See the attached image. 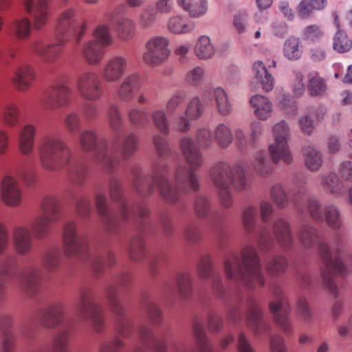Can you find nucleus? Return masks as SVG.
<instances>
[{"label":"nucleus","mask_w":352,"mask_h":352,"mask_svg":"<svg viewBox=\"0 0 352 352\" xmlns=\"http://www.w3.org/2000/svg\"><path fill=\"white\" fill-rule=\"evenodd\" d=\"M153 144L158 157L153 164L151 173L142 175L140 167L133 166L131 169L133 175L132 185L136 193L142 198L151 196L155 188L162 199L169 204H175L179 200V190L182 191L175 183L173 185L169 179L170 166L164 160L171 155V148L168 140L162 134H155L152 138Z\"/></svg>","instance_id":"nucleus-1"},{"label":"nucleus","mask_w":352,"mask_h":352,"mask_svg":"<svg viewBox=\"0 0 352 352\" xmlns=\"http://www.w3.org/2000/svg\"><path fill=\"white\" fill-rule=\"evenodd\" d=\"M297 236L300 244L306 248L318 247V250L324 266L321 271L322 278L325 287L335 298L338 297V290L334 281V275L344 276L347 273L346 267L342 261L346 241L340 234L335 235L330 248L322 241L320 230L309 223L301 224L297 231Z\"/></svg>","instance_id":"nucleus-2"},{"label":"nucleus","mask_w":352,"mask_h":352,"mask_svg":"<svg viewBox=\"0 0 352 352\" xmlns=\"http://www.w3.org/2000/svg\"><path fill=\"white\" fill-rule=\"evenodd\" d=\"M196 142L190 136H184L179 141L180 151L189 165L179 164L175 171V182L184 192L197 191L199 183L196 170L204 163L201 148L208 149L212 147L214 142V133L209 127H199L195 132Z\"/></svg>","instance_id":"nucleus-3"},{"label":"nucleus","mask_w":352,"mask_h":352,"mask_svg":"<svg viewBox=\"0 0 352 352\" xmlns=\"http://www.w3.org/2000/svg\"><path fill=\"white\" fill-rule=\"evenodd\" d=\"M39 156L42 166L48 170L57 172L67 168V179L71 184L82 186L85 182L88 175L87 166L77 163L69 166L72 150L60 138L52 135L45 136L40 146Z\"/></svg>","instance_id":"nucleus-4"},{"label":"nucleus","mask_w":352,"mask_h":352,"mask_svg":"<svg viewBox=\"0 0 352 352\" xmlns=\"http://www.w3.org/2000/svg\"><path fill=\"white\" fill-rule=\"evenodd\" d=\"M86 30V20L74 9H67L58 19L54 42L45 44L38 41L31 45V50L44 61L53 63L60 56L69 36H74L78 43Z\"/></svg>","instance_id":"nucleus-5"},{"label":"nucleus","mask_w":352,"mask_h":352,"mask_svg":"<svg viewBox=\"0 0 352 352\" xmlns=\"http://www.w3.org/2000/svg\"><path fill=\"white\" fill-rule=\"evenodd\" d=\"M223 267L228 279L248 289L265 285L259 256L252 245H245L240 255L236 253L228 254L225 258Z\"/></svg>","instance_id":"nucleus-6"},{"label":"nucleus","mask_w":352,"mask_h":352,"mask_svg":"<svg viewBox=\"0 0 352 352\" xmlns=\"http://www.w3.org/2000/svg\"><path fill=\"white\" fill-rule=\"evenodd\" d=\"M63 248L67 257H76L81 261H89L96 276L101 275L106 267L116 264V256L111 252L104 254L92 253L89 248L87 238L77 232L76 223L69 220L63 229Z\"/></svg>","instance_id":"nucleus-7"},{"label":"nucleus","mask_w":352,"mask_h":352,"mask_svg":"<svg viewBox=\"0 0 352 352\" xmlns=\"http://www.w3.org/2000/svg\"><path fill=\"white\" fill-rule=\"evenodd\" d=\"M209 175L217 190L221 205L226 208L232 205V189L236 192H241L251 186V177L239 164L231 165L226 161L217 162L210 168Z\"/></svg>","instance_id":"nucleus-8"},{"label":"nucleus","mask_w":352,"mask_h":352,"mask_svg":"<svg viewBox=\"0 0 352 352\" xmlns=\"http://www.w3.org/2000/svg\"><path fill=\"white\" fill-rule=\"evenodd\" d=\"M140 140L134 132H130L122 138L116 133L111 144L100 146L96 155V164L108 174L115 173L120 166L121 158L118 152L120 150L123 160L131 159L139 148Z\"/></svg>","instance_id":"nucleus-9"},{"label":"nucleus","mask_w":352,"mask_h":352,"mask_svg":"<svg viewBox=\"0 0 352 352\" xmlns=\"http://www.w3.org/2000/svg\"><path fill=\"white\" fill-rule=\"evenodd\" d=\"M109 196L111 201L119 204V211L122 220L128 221L130 217L139 232H146L149 223L146 219L149 217L151 212L144 201H136L129 206L124 198L122 186L116 177H111L108 182Z\"/></svg>","instance_id":"nucleus-10"},{"label":"nucleus","mask_w":352,"mask_h":352,"mask_svg":"<svg viewBox=\"0 0 352 352\" xmlns=\"http://www.w3.org/2000/svg\"><path fill=\"white\" fill-rule=\"evenodd\" d=\"M76 315L81 322H91L92 328L96 333H102L106 327L104 314L101 306L94 302L93 290L83 286L78 292L75 305Z\"/></svg>","instance_id":"nucleus-11"},{"label":"nucleus","mask_w":352,"mask_h":352,"mask_svg":"<svg viewBox=\"0 0 352 352\" xmlns=\"http://www.w3.org/2000/svg\"><path fill=\"white\" fill-rule=\"evenodd\" d=\"M41 214L37 217L32 225V231L38 239L48 236L51 225L60 219V201L52 195L45 196L41 201Z\"/></svg>","instance_id":"nucleus-12"},{"label":"nucleus","mask_w":352,"mask_h":352,"mask_svg":"<svg viewBox=\"0 0 352 352\" xmlns=\"http://www.w3.org/2000/svg\"><path fill=\"white\" fill-rule=\"evenodd\" d=\"M272 133L274 142L268 146L272 160L276 164L280 161L286 164H290L293 161V157L288 144L291 133L287 122L281 120L274 124Z\"/></svg>","instance_id":"nucleus-13"},{"label":"nucleus","mask_w":352,"mask_h":352,"mask_svg":"<svg viewBox=\"0 0 352 352\" xmlns=\"http://www.w3.org/2000/svg\"><path fill=\"white\" fill-rule=\"evenodd\" d=\"M270 290L274 299L269 303V309L274 321L285 334L289 335L292 333V325L289 318L291 309L287 299L278 284L272 283Z\"/></svg>","instance_id":"nucleus-14"},{"label":"nucleus","mask_w":352,"mask_h":352,"mask_svg":"<svg viewBox=\"0 0 352 352\" xmlns=\"http://www.w3.org/2000/svg\"><path fill=\"white\" fill-rule=\"evenodd\" d=\"M72 95V89L63 81L57 80L43 91L39 103L44 110H57L70 103Z\"/></svg>","instance_id":"nucleus-15"},{"label":"nucleus","mask_w":352,"mask_h":352,"mask_svg":"<svg viewBox=\"0 0 352 352\" xmlns=\"http://www.w3.org/2000/svg\"><path fill=\"white\" fill-rule=\"evenodd\" d=\"M106 299L110 310L118 316L115 321L116 331L123 338H129L134 332L135 327L131 318L125 315V308L118 297L115 285H110L106 289Z\"/></svg>","instance_id":"nucleus-16"},{"label":"nucleus","mask_w":352,"mask_h":352,"mask_svg":"<svg viewBox=\"0 0 352 352\" xmlns=\"http://www.w3.org/2000/svg\"><path fill=\"white\" fill-rule=\"evenodd\" d=\"M170 40L164 36H154L145 44L143 62L148 66L156 67L166 63L170 56Z\"/></svg>","instance_id":"nucleus-17"},{"label":"nucleus","mask_w":352,"mask_h":352,"mask_svg":"<svg viewBox=\"0 0 352 352\" xmlns=\"http://www.w3.org/2000/svg\"><path fill=\"white\" fill-rule=\"evenodd\" d=\"M50 0H23V8L29 17H23V39L30 34L32 26L41 29L46 23Z\"/></svg>","instance_id":"nucleus-18"},{"label":"nucleus","mask_w":352,"mask_h":352,"mask_svg":"<svg viewBox=\"0 0 352 352\" xmlns=\"http://www.w3.org/2000/svg\"><path fill=\"white\" fill-rule=\"evenodd\" d=\"M76 90L82 99L89 102L98 101L104 94L100 77L94 71H85L78 75Z\"/></svg>","instance_id":"nucleus-19"},{"label":"nucleus","mask_w":352,"mask_h":352,"mask_svg":"<svg viewBox=\"0 0 352 352\" xmlns=\"http://www.w3.org/2000/svg\"><path fill=\"white\" fill-rule=\"evenodd\" d=\"M196 268L200 278L210 280L213 295L219 298H223L226 293L225 288L219 274L213 267L212 256L210 254L202 255Z\"/></svg>","instance_id":"nucleus-20"},{"label":"nucleus","mask_w":352,"mask_h":352,"mask_svg":"<svg viewBox=\"0 0 352 352\" xmlns=\"http://www.w3.org/2000/svg\"><path fill=\"white\" fill-rule=\"evenodd\" d=\"M94 204L104 229L109 234L117 233L120 228V221L117 213L111 212L104 192L95 193Z\"/></svg>","instance_id":"nucleus-21"},{"label":"nucleus","mask_w":352,"mask_h":352,"mask_svg":"<svg viewBox=\"0 0 352 352\" xmlns=\"http://www.w3.org/2000/svg\"><path fill=\"white\" fill-rule=\"evenodd\" d=\"M263 132V124L257 120L252 121L249 127V135L241 128L234 131L235 145L241 153L255 148Z\"/></svg>","instance_id":"nucleus-22"},{"label":"nucleus","mask_w":352,"mask_h":352,"mask_svg":"<svg viewBox=\"0 0 352 352\" xmlns=\"http://www.w3.org/2000/svg\"><path fill=\"white\" fill-rule=\"evenodd\" d=\"M246 322L256 336L262 335L270 328V324L264 318L263 311L253 296L247 299Z\"/></svg>","instance_id":"nucleus-23"},{"label":"nucleus","mask_w":352,"mask_h":352,"mask_svg":"<svg viewBox=\"0 0 352 352\" xmlns=\"http://www.w3.org/2000/svg\"><path fill=\"white\" fill-rule=\"evenodd\" d=\"M125 56L117 55L107 59L103 64L100 75L107 83H114L122 78L128 68Z\"/></svg>","instance_id":"nucleus-24"},{"label":"nucleus","mask_w":352,"mask_h":352,"mask_svg":"<svg viewBox=\"0 0 352 352\" xmlns=\"http://www.w3.org/2000/svg\"><path fill=\"white\" fill-rule=\"evenodd\" d=\"M40 324L47 329H54L64 322L65 308L60 302L41 309L38 312Z\"/></svg>","instance_id":"nucleus-25"},{"label":"nucleus","mask_w":352,"mask_h":352,"mask_svg":"<svg viewBox=\"0 0 352 352\" xmlns=\"http://www.w3.org/2000/svg\"><path fill=\"white\" fill-rule=\"evenodd\" d=\"M20 276L21 274L16 267L14 258L6 257L0 264V302L4 298L7 283L10 281H16Z\"/></svg>","instance_id":"nucleus-26"},{"label":"nucleus","mask_w":352,"mask_h":352,"mask_svg":"<svg viewBox=\"0 0 352 352\" xmlns=\"http://www.w3.org/2000/svg\"><path fill=\"white\" fill-rule=\"evenodd\" d=\"M272 230L279 245L285 250H291L294 236L289 223L284 218H277L273 221Z\"/></svg>","instance_id":"nucleus-27"},{"label":"nucleus","mask_w":352,"mask_h":352,"mask_svg":"<svg viewBox=\"0 0 352 352\" xmlns=\"http://www.w3.org/2000/svg\"><path fill=\"white\" fill-rule=\"evenodd\" d=\"M21 190L19 183L11 176H6L2 179L1 198L8 206L15 207L21 202Z\"/></svg>","instance_id":"nucleus-28"},{"label":"nucleus","mask_w":352,"mask_h":352,"mask_svg":"<svg viewBox=\"0 0 352 352\" xmlns=\"http://www.w3.org/2000/svg\"><path fill=\"white\" fill-rule=\"evenodd\" d=\"M138 336L140 344L153 352H168L166 341L156 337L153 330L146 325L139 326Z\"/></svg>","instance_id":"nucleus-29"},{"label":"nucleus","mask_w":352,"mask_h":352,"mask_svg":"<svg viewBox=\"0 0 352 352\" xmlns=\"http://www.w3.org/2000/svg\"><path fill=\"white\" fill-rule=\"evenodd\" d=\"M139 86L140 76L135 73L129 74L123 78L117 88L118 98L122 102L131 101Z\"/></svg>","instance_id":"nucleus-30"},{"label":"nucleus","mask_w":352,"mask_h":352,"mask_svg":"<svg viewBox=\"0 0 352 352\" xmlns=\"http://www.w3.org/2000/svg\"><path fill=\"white\" fill-rule=\"evenodd\" d=\"M254 114L260 120H267L271 117L273 104L270 99L263 95L255 94L250 98Z\"/></svg>","instance_id":"nucleus-31"},{"label":"nucleus","mask_w":352,"mask_h":352,"mask_svg":"<svg viewBox=\"0 0 352 352\" xmlns=\"http://www.w3.org/2000/svg\"><path fill=\"white\" fill-rule=\"evenodd\" d=\"M105 54L104 47L95 40L85 43L82 47V54L87 63L89 65H98Z\"/></svg>","instance_id":"nucleus-32"},{"label":"nucleus","mask_w":352,"mask_h":352,"mask_svg":"<svg viewBox=\"0 0 352 352\" xmlns=\"http://www.w3.org/2000/svg\"><path fill=\"white\" fill-rule=\"evenodd\" d=\"M118 12L116 10L111 19L113 28L119 38L127 41L131 39L134 34L135 23L133 20L128 17H116Z\"/></svg>","instance_id":"nucleus-33"},{"label":"nucleus","mask_w":352,"mask_h":352,"mask_svg":"<svg viewBox=\"0 0 352 352\" xmlns=\"http://www.w3.org/2000/svg\"><path fill=\"white\" fill-rule=\"evenodd\" d=\"M98 134L93 129H85L79 134L78 140L80 148L85 152H91L95 151L94 160L96 162V155L98 148L104 144H108L106 140H102L100 144H97Z\"/></svg>","instance_id":"nucleus-34"},{"label":"nucleus","mask_w":352,"mask_h":352,"mask_svg":"<svg viewBox=\"0 0 352 352\" xmlns=\"http://www.w3.org/2000/svg\"><path fill=\"white\" fill-rule=\"evenodd\" d=\"M177 4L188 12L191 18L201 17L208 10V0H177Z\"/></svg>","instance_id":"nucleus-35"},{"label":"nucleus","mask_w":352,"mask_h":352,"mask_svg":"<svg viewBox=\"0 0 352 352\" xmlns=\"http://www.w3.org/2000/svg\"><path fill=\"white\" fill-rule=\"evenodd\" d=\"M167 28L172 34H185L193 31L195 24L186 16L176 15L169 19Z\"/></svg>","instance_id":"nucleus-36"},{"label":"nucleus","mask_w":352,"mask_h":352,"mask_svg":"<svg viewBox=\"0 0 352 352\" xmlns=\"http://www.w3.org/2000/svg\"><path fill=\"white\" fill-rule=\"evenodd\" d=\"M192 332L199 352H219L208 341L205 329L198 319H195L192 322Z\"/></svg>","instance_id":"nucleus-37"},{"label":"nucleus","mask_w":352,"mask_h":352,"mask_svg":"<svg viewBox=\"0 0 352 352\" xmlns=\"http://www.w3.org/2000/svg\"><path fill=\"white\" fill-rule=\"evenodd\" d=\"M140 305L145 311L147 317L153 325H159L162 323L163 314L161 309L153 302L148 296H143L141 299Z\"/></svg>","instance_id":"nucleus-38"},{"label":"nucleus","mask_w":352,"mask_h":352,"mask_svg":"<svg viewBox=\"0 0 352 352\" xmlns=\"http://www.w3.org/2000/svg\"><path fill=\"white\" fill-rule=\"evenodd\" d=\"M42 263L49 272H56L62 263V253L58 247H51L47 249L42 256Z\"/></svg>","instance_id":"nucleus-39"},{"label":"nucleus","mask_w":352,"mask_h":352,"mask_svg":"<svg viewBox=\"0 0 352 352\" xmlns=\"http://www.w3.org/2000/svg\"><path fill=\"white\" fill-rule=\"evenodd\" d=\"M213 133L214 142L221 149L228 148L234 141L231 128L224 123L218 124L214 127Z\"/></svg>","instance_id":"nucleus-40"},{"label":"nucleus","mask_w":352,"mask_h":352,"mask_svg":"<svg viewBox=\"0 0 352 352\" xmlns=\"http://www.w3.org/2000/svg\"><path fill=\"white\" fill-rule=\"evenodd\" d=\"M252 70L256 79H258L264 91L269 92L271 91L274 86V78L270 74L265 65L261 60L254 63Z\"/></svg>","instance_id":"nucleus-41"},{"label":"nucleus","mask_w":352,"mask_h":352,"mask_svg":"<svg viewBox=\"0 0 352 352\" xmlns=\"http://www.w3.org/2000/svg\"><path fill=\"white\" fill-rule=\"evenodd\" d=\"M302 155L305 166L311 171H317L322 166L323 163L322 155L313 146H303Z\"/></svg>","instance_id":"nucleus-42"},{"label":"nucleus","mask_w":352,"mask_h":352,"mask_svg":"<svg viewBox=\"0 0 352 352\" xmlns=\"http://www.w3.org/2000/svg\"><path fill=\"white\" fill-rule=\"evenodd\" d=\"M128 254L135 262L144 259L146 256V245L143 237L139 234H135L130 241L128 246Z\"/></svg>","instance_id":"nucleus-43"},{"label":"nucleus","mask_w":352,"mask_h":352,"mask_svg":"<svg viewBox=\"0 0 352 352\" xmlns=\"http://www.w3.org/2000/svg\"><path fill=\"white\" fill-rule=\"evenodd\" d=\"M40 272L35 269L23 271V291L29 296L36 295L40 289Z\"/></svg>","instance_id":"nucleus-44"},{"label":"nucleus","mask_w":352,"mask_h":352,"mask_svg":"<svg viewBox=\"0 0 352 352\" xmlns=\"http://www.w3.org/2000/svg\"><path fill=\"white\" fill-rule=\"evenodd\" d=\"M303 47L300 39L295 36L287 38L283 45V54L292 61L298 60L302 55Z\"/></svg>","instance_id":"nucleus-45"},{"label":"nucleus","mask_w":352,"mask_h":352,"mask_svg":"<svg viewBox=\"0 0 352 352\" xmlns=\"http://www.w3.org/2000/svg\"><path fill=\"white\" fill-rule=\"evenodd\" d=\"M320 184L323 189L332 195H340L344 191L342 182L336 174L329 173L321 177Z\"/></svg>","instance_id":"nucleus-46"},{"label":"nucleus","mask_w":352,"mask_h":352,"mask_svg":"<svg viewBox=\"0 0 352 352\" xmlns=\"http://www.w3.org/2000/svg\"><path fill=\"white\" fill-rule=\"evenodd\" d=\"M270 199L279 209L288 207L290 199L281 183L274 184L270 190Z\"/></svg>","instance_id":"nucleus-47"},{"label":"nucleus","mask_w":352,"mask_h":352,"mask_svg":"<svg viewBox=\"0 0 352 352\" xmlns=\"http://www.w3.org/2000/svg\"><path fill=\"white\" fill-rule=\"evenodd\" d=\"M195 53L199 59H208L214 56L215 50L208 36L199 37L195 46Z\"/></svg>","instance_id":"nucleus-48"},{"label":"nucleus","mask_w":352,"mask_h":352,"mask_svg":"<svg viewBox=\"0 0 352 352\" xmlns=\"http://www.w3.org/2000/svg\"><path fill=\"white\" fill-rule=\"evenodd\" d=\"M167 113L164 109H156L151 113L154 126L162 135H168L170 131Z\"/></svg>","instance_id":"nucleus-49"},{"label":"nucleus","mask_w":352,"mask_h":352,"mask_svg":"<svg viewBox=\"0 0 352 352\" xmlns=\"http://www.w3.org/2000/svg\"><path fill=\"white\" fill-rule=\"evenodd\" d=\"M107 122L109 127L118 133L124 124V119L120 107L116 104H111L107 109Z\"/></svg>","instance_id":"nucleus-50"},{"label":"nucleus","mask_w":352,"mask_h":352,"mask_svg":"<svg viewBox=\"0 0 352 352\" xmlns=\"http://www.w3.org/2000/svg\"><path fill=\"white\" fill-rule=\"evenodd\" d=\"M126 116L129 122L138 128L146 126L150 121L148 113L139 107L129 109Z\"/></svg>","instance_id":"nucleus-51"},{"label":"nucleus","mask_w":352,"mask_h":352,"mask_svg":"<svg viewBox=\"0 0 352 352\" xmlns=\"http://www.w3.org/2000/svg\"><path fill=\"white\" fill-rule=\"evenodd\" d=\"M324 220L333 230H338L342 226V219L338 208L334 205H327L324 208Z\"/></svg>","instance_id":"nucleus-52"},{"label":"nucleus","mask_w":352,"mask_h":352,"mask_svg":"<svg viewBox=\"0 0 352 352\" xmlns=\"http://www.w3.org/2000/svg\"><path fill=\"white\" fill-rule=\"evenodd\" d=\"M288 267L287 258L282 255L273 256L265 265L267 272L272 276H280Z\"/></svg>","instance_id":"nucleus-53"},{"label":"nucleus","mask_w":352,"mask_h":352,"mask_svg":"<svg viewBox=\"0 0 352 352\" xmlns=\"http://www.w3.org/2000/svg\"><path fill=\"white\" fill-rule=\"evenodd\" d=\"M257 208L253 205L244 207L241 213V220L244 229L249 233H252L256 228Z\"/></svg>","instance_id":"nucleus-54"},{"label":"nucleus","mask_w":352,"mask_h":352,"mask_svg":"<svg viewBox=\"0 0 352 352\" xmlns=\"http://www.w3.org/2000/svg\"><path fill=\"white\" fill-rule=\"evenodd\" d=\"M214 97L218 112L222 116L230 114L232 108L225 90L221 87L216 88L214 91Z\"/></svg>","instance_id":"nucleus-55"},{"label":"nucleus","mask_w":352,"mask_h":352,"mask_svg":"<svg viewBox=\"0 0 352 352\" xmlns=\"http://www.w3.org/2000/svg\"><path fill=\"white\" fill-rule=\"evenodd\" d=\"M256 242L259 250L263 252H268L274 248L275 241L267 226H263L261 228Z\"/></svg>","instance_id":"nucleus-56"},{"label":"nucleus","mask_w":352,"mask_h":352,"mask_svg":"<svg viewBox=\"0 0 352 352\" xmlns=\"http://www.w3.org/2000/svg\"><path fill=\"white\" fill-rule=\"evenodd\" d=\"M177 288L182 298H189L192 294V279L188 273H180L177 276Z\"/></svg>","instance_id":"nucleus-57"},{"label":"nucleus","mask_w":352,"mask_h":352,"mask_svg":"<svg viewBox=\"0 0 352 352\" xmlns=\"http://www.w3.org/2000/svg\"><path fill=\"white\" fill-rule=\"evenodd\" d=\"M204 112V106L199 96L192 97L187 104L184 113L192 120H198Z\"/></svg>","instance_id":"nucleus-58"},{"label":"nucleus","mask_w":352,"mask_h":352,"mask_svg":"<svg viewBox=\"0 0 352 352\" xmlns=\"http://www.w3.org/2000/svg\"><path fill=\"white\" fill-rule=\"evenodd\" d=\"M186 100V92L184 90L175 91L167 100L166 109L170 114H175Z\"/></svg>","instance_id":"nucleus-59"},{"label":"nucleus","mask_w":352,"mask_h":352,"mask_svg":"<svg viewBox=\"0 0 352 352\" xmlns=\"http://www.w3.org/2000/svg\"><path fill=\"white\" fill-rule=\"evenodd\" d=\"M352 47V41L348 37L346 33L338 30L333 36V48L339 53H344Z\"/></svg>","instance_id":"nucleus-60"},{"label":"nucleus","mask_w":352,"mask_h":352,"mask_svg":"<svg viewBox=\"0 0 352 352\" xmlns=\"http://www.w3.org/2000/svg\"><path fill=\"white\" fill-rule=\"evenodd\" d=\"M324 35V32L322 27L318 24H311L306 26L302 32V39L309 43L318 42Z\"/></svg>","instance_id":"nucleus-61"},{"label":"nucleus","mask_w":352,"mask_h":352,"mask_svg":"<svg viewBox=\"0 0 352 352\" xmlns=\"http://www.w3.org/2000/svg\"><path fill=\"white\" fill-rule=\"evenodd\" d=\"M194 211L199 218H207L211 211L210 200L205 195H200L197 196L194 201Z\"/></svg>","instance_id":"nucleus-62"},{"label":"nucleus","mask_w":352,"mask_h":352,"mask_svg":"<svg viewBox=\"0 0 352 352\" xmlns=\"http://www.w3.org/2000/svg\"><path fill=\"white\" fill-rule=\"evenodd\" d=\"M278 107L287 115L294 116L297 113V104L294 99L283 91L277 96Z\"/></svg>","instance_id":"nucleus-63"},{"label":"nucleus","mask_w":352,"mask_h":352,"mask_svg":"<svg viewBox=\"0 0 352 352\" xmlns=\"http://www.w3.org/2000/svg\"><path fill=\"white\" fill-rule=\"evenodd\" d=\"M204 77V69L200 66H197L186 72L184 80L188 85L197 87L201 84Z\"/></svg>","instance_id":"nucleus-64"}]
</instances>
